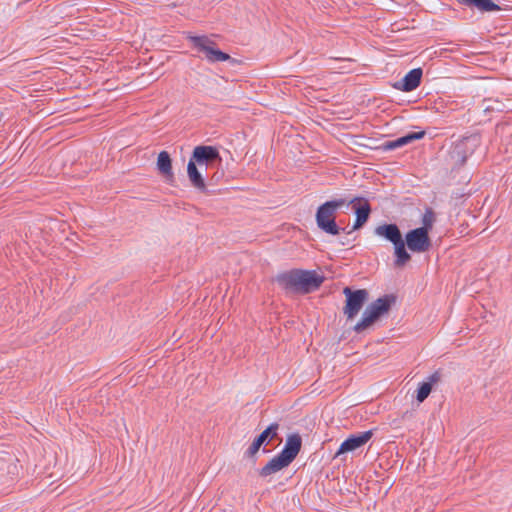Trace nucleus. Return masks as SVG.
Segmentation results:
<instances>
[{
    "label": "nucleus",
    "instance_id": "1",
    "mask_svg": "<svg viewBox=\"0 0 512 512\" xmlns=\"http://www.w3.org/2000/svg\"><path fill=\"white\" fill-rule=\"evenodd\" d=\"M325 281L316 270L294 268L276 275L275 282L286 293L309 294L318 290Z\"/></svg>",
    "mask_w": 512,
    "mask_h": 512
},
{
    "label": "nucleus",
    "instance_id": "2",
    "mask_svg": "<svg viewBox=\"0 0 512 512\" xmlns=\"http://www.w3.org/2000/svg\"><path fill=\"white\" fill-rule=\"evenodd\" d=\"M222 157L216 146L198 145L195 146L187 164V176L191 185L198 191L210 194L204 177L198 166H206V169L213 167L215 163L220 164Z\"/></svg>",
    "mask_w": 512,
    "mask_h": 512
},
{
    "label": "nucleus",
    "instance_id": "3",
    "mask_svg": "<svg viewBox=\"0 0 512 512\" xmlns=\"http://www.w3.org/2000/svg\"><path fill=\"white\" fill-rule=\"evenodd\" d=\"M345 203L342 198H338L321 204L315 214L317 227L326 234L333 236L339 235L341 231H346L345 228H341L336 222V212L345 206Z\"/></svg>",
    "mask_w": 512,
    "mask_h": 512
},
{
    "label": "nucleus",
    "instance_id": "4",
    "mask_svg": "<svg viewBox=\"0 0 512 512\" xmlns=\"http://www.w3.org/2000/svg\"><path fill=\"white\" fill-rule=\"evenodd\" d=\"M186 39L191 43V46L198 53L203 54L204 58L209 63L229 61L231 64H236L237 60L232 58L228 53L220 50L217 43L211 40L207 35H192L188 34Z\"/></svg>",
    "mask_w": 512,
    "mask_h": 512
},
{
    "label": "nucleus",
    "instance_id": "5",
    "mask_svg": "<svg viewBox=\"0 0 512 512\" xmlns=\"http://www.w3.org/2000/svg\"><path fill=\"white\" fill-rule=\"evenodd\" d=\"M393 294H386L369 304L362 314L361 320L354 326V331L361 333L377 322L384 314L388 313L395 303Z\"/></svg>",
    "mask_w": 512,
    "mask_h": 512
},
{
    "label": "nucleus",
    "instance_id": "6",
    "mask_svg": "<svg viewBox=\"0 0 512 512\" xmlns=\"http://www.w3.org/2000/svg\"><path fill=\"white\" fill-rule=\"evenodd\" d=\"M343 294L346 297L343 314L348 320H352L358 315L365 303L368 301L369 292L366 289L354 290L347 286L343 289Z\"/></svg>",
    "mask_w": 512,
    "mask_h": 512
},
{
    "label": "nucleus",
    "instance_id": "7",
    "mask_svg": "<svg viewBox=\"0 0 512 512\" xmlns=\"http://www.w3.org/2000/svg\"><path fill=\"white\" fill-rule=\"evenodd\" d=\"M342 200L346 202L345 206L348 207L349 205H352V209L356 215V219L351 230L347 232V234H351L352 232L361 229L367 223L370 218L372 208L369 201L364 197H345L342 198Z\"/></svg>",
    "mask_w": 512,
    "mask_h": 512
},
{
    "label": "nucleus",
    "instance_id": "8",
    "mask_svg": "<svg viewBox=\"0 0 512 512\" xmlns=\"http://www.w3.org/2000/svg\"><path fill=\"white\" fill-rule=\"evenodd\" d=\"M403 239L407 248L413 253H425L432 247L430 235L424 229H411L405 234Z\"/></svg>",
    "mask_w": 512,
    "mask_h": 512
},
{
    "label": "nucleus",
    "instance_id": "9",
    "mask_svg": "<svg viewBox=\"0 0 512 512\" xmlns=\"http://www.w3.org/2000/svg\"><path fill=\"white\" fill-rule=\"evenodd\" d=\"M481 136L479 134H471L461 139L453 149V157H457V161L464 164L469 156H471L476 148L480 145Z\"/></svg>",
    "mask_w": 512,
    "mask_h": 512
},
{
    "label": "nucleus",
    "instance_id": "10",
    "mask_svg": "<svg viewBox=\"0 0 512 512\" xmlns=\"http://www.w3.org/2000/svg\"><path fill=\"white\" fill-rule=\"evenodd\" d=\"M372 436L373 430L351 434L341 443L335 456L357 450L358 448L364 446L372 438Z\"/></svg>",
    "mask_w": 512,
    "mask_h": 512
},
{
    "label": "nucleus",
    "instance_id": "11",
    "mask_svg": "<svg viewBox=\"0 0 512 512\" xmlns=\"http://www.w3.org/2000/svg\"><path fill=\"white\" fill-rule=\"evenodd\" d=\"M423 70L421 68H414L410 70L401 80L393 84V88L403 91L411 92L417 89L421 84Z\"/></svg>",
    "mask_w": 512,
    "mask_h": 512
},
{
    "label": "nucleus",
    "instance_id": "12",
    "mask_svg": "<svg viewBox=\"0 0 512 512\" xmlns=\"http://www.w3.org/2000/svg\"><path fill=\"white\" fill-rule=\"evenodd\" d=\"M301 447V436L298 433L290 434L286 439V443L283 449L278 453V455H280L284 460L291 464L301 451Z\"/></svg>",
    "mask_w": 512,
    "mask_h": 512
},
{
    "label": "nucleus",
    "instance_id": "13",
    "mask_svg": "<svg viewBox=\"0 0 512 512\" xmlns=\"http://www.w3.org/2000/svg\"><path fill=\"white\" fill-rule=\"evenodd\" d=\"M426 135V131L422 130V131H418V132H408L407 134L401 136V137H398L394 140H388V141H385L381 146L380 148L383 150V151H392V150H396L398 148H401L405 145H408L414 141H417V140H421L425 137Z\"/></svg>",
    "mask_w": 512,
    "mask_h": 512
},
{
    "label": "nucleus",
    "instance_id": "14",
    "mask_svg": "<svg viewBox=\"0 0 512 512\" xmlns=\"http://www.w3.org/2000/svg\"><path fill=\"white\" fill-rule=\"evenodd\" d=\"M156 167L165 182L169 185H174L175 175L172 170V158L167 151H161L158 154Z\"/></svg>",
    "mask_w": 512,
    "mask_h": 512
},
{
    "label": "nucleus",
    "instance_id": "15",
    "mask_svg": "<svg viewBox=\"0 0 512 512\" xmlns=\"http://www.w3.org/2000/svg\"><path fill=\"white\" fill-rule=\"evenodd\" d=\"M374 234L393 245L403 240L402 232L396 223L381 224L374 229Z\"/></svg>",
    "mask_w": 512,
    "mask_h": 512
},
{
    "label": "nucleus",
    "instance_id": "16",
    "mask_svg": "<svg viewBox=\"0 0 512 512\" xmlns=\"http://www.w3.org/2000/svg\"><path fill=\"white\" fill-rule=\"evenodd\" d=\"M441 381V372L439 370L432 373L425 381L419 383L416 390V400L419 403L424 402L433 390L435 384Z\"/></svg>",
    "mask_w": 512,
    "mask_h": 512
},
{
    "label": "nucleus",
    "instance_id": "17",
    "mask_svg": "<svg viewBox=\"0 0 512 512\" xmlns=\"http://www.w3.org/2000/svg\"><path fill=\"white\" fill-rule=\"evenodd\" d=\"M289 465L290 464L286 460H284L280 455L277 454L258 471V474L260 477L266 478L272 474H275L287 468Z\"/></svg>",
    "mask_w": 512,
    "mask_h": 512
},
{
    "label": "nucleus",
    "instance_id": "18",
    "mask_svg": "<svg viewBox=\"0 0 512 512\" xmlns=\"http://www.w3.org/2000/svg\"><path fill=\"white\" fill-rule=\"evenodd\" d=\"M394 247V265L397 268L405 266L410 260L411 255L407 251V245L404 242V239L397 244L393 245Z\"/></svg>",
    "mask_w": 512,
    "mask_h": 512
},
{
    "label": "nucleus",
    "instance_id": "19",
    "mask_svg": "<svg viewBox=\"0 0 512 512\" xmlns=\"http://www.w3.org/2000/svg\"><path fill=\"white\" fill-rule=\"evenodd\" d=\"M279 428L280 425L277 422L271 423L266 429H264L259 435L256 437L258 440L265 446L269 445L272 441L278 438L279 436Z\"/></svg>",
    "mask_w": 512,
    "mask_h": 512
},
{
    "label": "nucleus",
    "instance_id": "20",
    "mask_svg": "<svg viewBox=\"0 0 512 512\" xmlns=\"http://www.w3.org/2000/svg\"><path fill=\"white\" fill-rule=\"evenodd\" d=\"M436 220L435 212L432 208H426L425 213L422 217V226L418 227L421 230H425L428 234L433 229V224Z\"/></svg>",
    "mask_w": 512,
    "mask_h": 512
},
{
    "label": "nucleus",
    "instance_id": "21",
    "mask_svg": "<svg viewBox=\"0 0 512 512\" xmlns=\"http://www.w3.org/2000/svg\"><path fill=\"white\" fill-rule=\"evenodd\" d=\"M473 8L481 12H492L501 10L500 6L492 0H474Z\"/></svg>",
    "mask_w": 512,
    "mask_h": 512
},
{
    "label": "nucleus",
    "instance_id": "22",
    "mask_svg": "<svg viewBox=\"0 0 512 512\" xmlns=\"http://www.w3.org/2000/svg\"><path fill=\"white\" fill-rule=\"evenodd\" d=\"M263 444L258 440L257 437L254 438L251 445L247 448V450L244 452V458L247 459H253L254 462L256 461L255 456L260 450L261 446Z\"/></svg>",
    "mask_w": 512,
    "mask_h": 512
},
{
    "label": "nucleus",
    "instance_id": "23",
    "mask_svg": "<svg viewBox=\"0 0 512 512\" xmlns=\"http://www.w3.org/2000/svg\"><path fill=\"white\" fill-rule=\"evenodd\" d=\"M460 5L473 8L474 0H456Z\"/></svg>",
    "mask_w": 512,
    "mask_h": 512
},
{
    "label": "nucleus",
    "instance_id": "24",
    "mask_svg": "<svg viewBox=\"0 0 512 512\" xmlns=\"http://www.w3.org/2000/svg\"><path fill=\"white\" fill-rule=\"evenodd\" d=\"M218 179H219L218 173H215V174L212 176V180L218 181Z\"/></svg>",
    "mask_w": 512,
    "mask_h": 512
},
{
    "label": "nucleus",
    "instance_id": "25",
    "mask_svg": "<svg viewBox=\"0 0 512 512\" xmlns=\"http://www.w3.org/2000/svg\"><path fill=\"white\" fill-rule=\"evenodd\" d=\"M341 244H342V245H347V244H348V242H347V240H344V241H341Z\"/></svg>",
    "mask_w": 512,
    "mask_h": 512
},
{
    "label": "nucleus",
    "instance_id": "26",
    "mask_svg": "<svg viewBox=\"0 0 512 512\" xmlns=\"http://www.w3.org/2000/svg\"><path fill=\"white\" fill-rule=\"evenodd\" d=\"M341 244H342V245H347V244H348V242H347V240H344V241H341Z\"/></svg>",
    "mask_w": 512,
    "mask_h": 512
},
{
    "label": "nucleus",
    "instance_id": "27",
    "mask_svg": "<svg viewBox=\"0 0 512 512\" xmlns=\"http://www.w3.org/2000/svg\"><path fill=\"white\" fill-rule=\"evenodd\" d=\"M263 452H264V453H267V452H269V450H267V449L264 447V448H263Z\"/></svg>",
    "mask_w": 512,
    "mask_h": 512
}]
</instances>
